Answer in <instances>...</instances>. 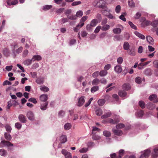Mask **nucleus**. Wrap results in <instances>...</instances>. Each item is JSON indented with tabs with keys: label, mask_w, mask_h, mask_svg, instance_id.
<instances>
[{
	"label": "nucleus",
	"mask_w": 158,
	"mask_h": 158,
	"mask_svg": "<svg viewBox=\"0 0 158 158\" xmlns=\"http://www.w3.org/2000/svg\"><path fill=\"white\" fill-rule=\"evenodd\" d=\"M61 152L64 155L66 158H72L71 154L66 150L63 149L61 151Z\"/></svg>",
	"instance_id": "7"
},
{
	"label": "nucleus",
	"mask_w": 158,
	"mask_h": 158,
	"mask_svg": "<svg viewBox=\"0 0 158 158\" xmlns=\"http://www.w3.org/2000/svg\"><path fill=\"white\" fill-rule=\"evenodd\" d=\"M115 71L117 73H120L122 70L121 66L119 65H117L115 66L114 68Z\"/></svg>",
	"instance_id": "9"
},
{
	"label": "nucleus",
	"mask_w": 158,
	"mask_h": 158,
	"mask_svg": "<svg viewBox=\"0 0 158 158\" xmlns=\"http://www.w3.org/2000/svg\"><path fill=\"white\" fill-rule=\"evenodd\" d=\"M52 6L51 5H45L43 6V9L44 10H47L51 9L52 7Z\"/></svg>",
	"instance_id": "50"
},
{
	"label": "nucleus",
	"mask_w": 158,
	"mask_h": 158,
	"mask_svg": "<svg viewBox=\"0 0 158 158\" xmlns=\"http://www.w3.org/2000/svg\"><path fill=\"white\" fill-rule=\"evenodd\" d=\"M15 127L18 130L20 129L22 127V124L19 122L15 123Z\"/></svg>",
	"instance_id": "49"
},
{
	"label": "nucleus",
	"mask_w": 158,
	"mask_h": 158,
	"mask_svg": "<svg viewBox=\"0 0 158 158\" xmlns=\"http://www.w3.org/2000/svg\"><path fill=\"white\" fill-rule=\"evenodd\" d=\"M5 127L7 131L9 132H11V128L9 125L8 124L6 125L5 126Z\"/></svg>",
	"instance_id": "55"
},
{
	"label": "nucleus",
	"mask_w": 158,
	"mask_h": 158,
	"mask_svg": "<svg viewBox=\"0 0 158 158\" xmlns=\"http://www.w3.org/2000/svg\"><path fill=\"white\" fill-rule=\"evenodd\" d=\"M141 14L139 12H137L135 14V16H134V18L135 19H138L140 18L141 16Z\"/></svg>",
	"instance_id": "61"
},
{
	"label": "nucleus",
	"mask_w": 158,
	"mask_h": 158,
	"mask_svg": "<svg viewBox=\"0 0 158 158\" xmlns=\"http://www.w3.org/2000/svg\"><path fill=\"white\" fill-rule=\"evenodd\" d=\"M87 16H85L83 17L81 19L79 23L81 24V26H83L84 24V22L87 19Z\"/></svg>",
	"instance_id": "20"
},
{
	"label": "nucleus",
	"mask_w": 158,
	"mask_h": 158,
	"mask_svg": "<svg viewBox=\"0 0 158 158\" xmlns=\"http://www.w3.org/2000/svg\"><path fill=\"white\" fill-rule=\"evenodd\" d=\"M82 27L81 26V24L79 23L75 27L73 28L74 31L76 32H78L80 28Z\"/></svg>",
	"instance_id": "27"
},
{
	"label": "nucleus",
	"mask_w": 158,
	"mask_h": 158,
	"mask_svg": "<svg viewBox=\"0 0 158 158\" xmlns=\"http://www.w3.org/2000/svg\"><path fill=\"white\" fill-rule=\"evenodd\" d=\"M28 53V51L27 49L25 50L23 53V57H25L26 56Z\"/></svg>",
	"instance_id": "62"
},
{
	"label": "nucleus",
	"mask_w": 158,
	"mask_h": 158,
	"mask_svg": "<svg viewBox=\"0 0 158 158\" xmlns=\"http://www.w3.org/2000/svg\"><path fill=\"white\" fill-rule=\"evenodd\" d=\"M144 114L143 111V110H140L138 112V116L139 117H141Z\"/></svg>",
	"instance_id": "53"
},
{
	"label": "nucleus",
	"mask_w": 158,
	"mask_h": 158,
	"mask_svg": "<svg viewBox=\"0 0 158 158\" xmlns=\"http://www.w3.org/2000/svg\"><path fill=\"white\" fill-rule=\"evenodd\" d=\"M4 136L5 139L8 140H10L11 139V135L8 133H5L4 134Z\"/></svg>",
	"instance_id": "39"
},
{
	"label": "nucleus",
	"mask_w": 158,
	"mask_h": 158,
	"mask_svg": "<svg viewBox=\"0 0 158 158\" xmlns=\"http://www.w3.org/2000/svg\"><path fill=\"white\" fill-rule=\"evenodd\" d=\"M32 61H33L32 60V58L31 59H27L25 60L23 62L24 64L26 65H29L31 64Z\"/></svg>",
	"instance_id": "29"
},
{
	"label": "nucleus",
	"mask_w": 158,
	"mask_h": 158,
	"mask_svg": "<svg viewBox=\"0 0 158 158\" xmlns=\"http://www.w3.org/2000/svg\"><path fill=\"white\" fill-rule=\"evenodd\" d=\"M123 48L125 50H127L129 49L130 45L127 42H124L123 45Z\"/></svg>",
	"instance_id": "22"
},
{
	"label": "nucleus",
	"mask_w": 158,
	"mask_h": 158,
	"mask_svg": "<svg viewBox=\"0 0 158 158\" xmlns=\"http://www.w3.org/2000/svg\"><path fill=\"white\" fill-rule=\"evenodd\" d=\"M151 25L154 27L158 26V20H156L151 22Z\"/></svg>",
	"instance_id": "43"
},
{
	"label": "nucleus",
	"mask_w": 158,
	"mask_h": 158,
	"mask_svg": "<svg viewBox=\"0 0 158 158\" xmlns=\"http://www.w3.org/2000/svg\"><path fill=\"white\" fill-rule=\"evenodd\" d=\"M40 89L41 91L45 92H48L49 90L48 88L45 86H40Z\"/></svg>",
	"instance_id": "36"
},
{
	"label": "nucleus",
	"mask_w": 158,
	"mask_h": 158,
	"mask_svg": "<svg viewBox=\"0 0 158 158\" xmlns=\"http://www.w3.org/2000/svg\"><path fill=\"white\" fill-rule=\"evenodd\" d=\"M99 79L98 78H95L94 79L92 82V84L93 85H98L100 82Z\"/></svg>",
	"instance_id": "32"
},
{
	"label": "nucleus",
	"mask_w": 158,
	"mask_h": 158,
	"mask_svg": "<svg viewBox=\"0 0 158 158\" xmlns=\"http://www.w3.org/2000/svg\"><path fill=\"white\" fill-rule=\"evenodd\" d=\"M105 100L104 99L99 100L98 101V105L100 106H102L105 102Z\"/></svg>",
	"instance_id": "37"
},
{
	"label": "nucleus",
	"mask_w": 158,
	"mask_h": 158,
	"mask_svg": "<svg viewBox=\"0 0 158 158\" xmlns=\"http://www.w3.org/2000/svg\"><path fill=\"white\" fill-rule=\"evenodd\" d=\"M72 127L71 123H67L64 125V128L65 130H69Z\"/></svg>",
	"instance_id": "35"
},
{
	"label": "nucleus",
	"mask_w": 158,
	"mask_h": 158,
	"mask_svg": "<svg viewBox=\"0 0 158 158\" xmlns=\"http://www.w3.org/2000/svg\"><path fill=\"white\" fill-rule=\"evenodd\" d=\"M3 53L6 56L9 55V53L8 49L6 48H4L3 51Z\"/></svg>",
	"instance_id": "42"
},
{
	"label": "nucleus",
	"mask_w": 158,
	"mask_h": 158,
	"mask_svg": "<svg viewBox=\"0 0 158 158\" xmlns=\"http://www.w3.org/2000/svg\"><path fill=\"white\" fill-rule=\"evenodd\" d=\"M28 101L35 104L37 103V101L35 98H31L28 99Z\"/></svg>",
	"instance_id": "63"
},
{
	"label": "nucleus",
	"mask_w": 158,
	"mask_h": 158,
	"mask_svg": "<svg viewBox=\"0 0 158 158\" xmlns=\"http://www.w3.org/2000/svg\"><path fill=\"white\" fill-rule=\"evenodd\" d=\"M123 61V59L122 57H118L117 60L118 63L119 64H121Z\"/></svg>",
	"instance_id": "59"
},
{
	"label": "nucleus",
	"mask_w": 158,
	"mask_h": 158,
	"mask_svg": "<svg viewBox=\"0 0 158 158\" xmlns=\"http://www.w3.org/2000/svg\"><path fill=\"white\" fill-rule=\"evenodd\" d=\"M151 151L150 150L147 149L141 152V154L139 158H148L149 157Z\"/></svg>",
	"instance_id": "2"
},
{
	"label": "nucleus",
	"mask_w": 158,
	"mask_h": 158,
	"mask_svg": "<svg viewBox=\"0 0 158 158\" xmlns=\"http://www.w3.org/2000/svg\"><path fill=\"white\" fill-rule=\"evenodd\" d=\"M103 135L105 136L108 137L110 136L111 133L109 131H103Z\"/></svg>",
	"instance_id": "51"
},
{
	"label": "nucleus",
	"mask_w": 158,
	"mask_h": 158,
	"mask_svg": "<svg viewBox=\"0 0 158 158\" xmlns=\"http://www.w3.org/2000/svg\"><path fill=\"white\" fill-rule=\"evenodd\" d=\"M153 64L155 67L158 68V60H156L154 61Z\"/></svg>",
	"instance_id": "64"
},
{
	"label": "nucleus",
	"mask_w": 158,
	"mask_h": 158,
	"mask_svg": "<svg viewBox=\"0 0 158 158\" xmlns=\"http://www.w3.org/2000/svg\"><path fill=\"white\" fill-rule=\"evenodd\" d=\"M23 50V48L21 46L19 47V48L16 49L15 51L14 50L13 51V53L14 54L15 53L17 54H19V53L22 52V50Z\"/></svg>",
	"instance_id": "24"
},
{
	"label": "nucleus",
	"mask_w": 158,
	"mask_h": 158,
	"mask_svg": "<svg viewBox=\"0 0 158 158\" xmlns=\"http://www.w3.org/2000/svg\"><path fill=\"white\" fill-rule=\"evenodd\" d=\"M125 151L123 149H121L118 152V156H117V158H122L124 154Z\"/></svg>",
	"instance_id": "26"
},
{
	"label": "nucleus",
	"mask_w": 158,
	"mask_h": 158,
	"mask_svg": "<svg viewBox=\"0 0 158 158\" xmlns=\"http://www.w3.org/2000/svg\"><path fill=\"white\" fill-rule=\"evenodd\" d=\"M105 4L106 2L103 0H98L97 2V5L98 7L102 9H106L104 11H107L106 10L107 9V7L105 5Z\"/></svg>",
	"instance_id": "1"
},
{
	"label": "nucleus",
	"mask_w": 158,
	"mask_h": 158,
	"mask_svg": "<svg viewBox=\"0 0 158 158\" xmlns=\"http://www.w3.org/2000/svg\"><path fill=\"white\" fill-rule=\"evenodd\" d=\"M97 23V20L96 19H94L91 21L90 24L92 27H94L96 26Z\"/></svg>",
	"instance_id": "34"
},
{
	"label": "nucleus",
	"mask_w": 158,
	"mask_h": 158,
	"mask_svg": "<svg viewBox=\"0 0 158 158\" xmlns=\"http://www.w3.org/2000/svg\"><path fill=\"white\" fill-rule=\"evenodd\" d=\"M113 31L114 34H119L121 32V30L120 28H114L113 29Z\"/></svg>",
	"instance_id": "31"
},
{
	"label": "nucleus",
	"mask_w": 158,
	"mask_h": 158,
	"mask_svg": "<svg viewBox=\"0 0 158 158\" xmlns=\"http://www.w3.org/2000/svg\"><path fill=\"white\" fill-rule=\"evenodd\" d=\"M48 99V95L47 94H43L40 97V100L42 102H45Z\"/></svg>",
	"instance_id": "19"
},
{
	"label": "nucleus",
	"mask_w": 158,
	"mask_h": 158,
	"mask_svg": "<svg viewBox=\"0 0 158 158\" xmlns=\"http://www.w3.org/2000/svg\"><path fill=\"white\" fill-rule=\"evenodd\" d=\"M131 86L128 83H125L123 85L122 88L125 90L127 91L131 89Z\"/></svg>",
	"instance_id": "12"
},
{
	"label": "nucleus",
	"mask_w": 158,
	"mask_h": 158,
	"mask_svg": "<svg viewBox=\"0 0 158 158\" xmlns=\"http://www.w3.org/2000/svg\"><path fill=\"white\" fill-rule=\"evenodd\" d=\"M7 152L6 151L3 149H0V155L2 156H5L6 155Z\"/></svg>",
	"instance_id": "28"
},
{
	"label": "nucleus",
	"mask_w": 158,
	"mask_h": 158,
	"mask_svg": "<svg viewBox=\"0 0 158 158\" xmlns=\"http://www.w3.org/2000/svg\"><path fill=\"white\" fill-rule=\"evenodd\" d=\"M128 6L130 7L133 8L135 7V4L134 2L128 1Z\"/></svg>",
	"instance_id": "41"
},
{
	"label": "nucleus",
	"mask_w": 158,
	"mask_h": 158,
	"mask_svg": "<svg viewBox=\"0 0 158 158\" xmlns=\"http://www.w3.org/2000/svg\"><path fill=\"white\" fill-rule=\"evenodd\" d=\"M81 3V2L80 1H75L72 2L71 4V5L72 6H75L80 4Z\"/></svg>",
	"instance_id": "56"
},
{
	"label": "nucleus",
	"mask_w": 158,
	"mask_h": 158,
	"mask_svg": "<svg viewBox=\"0 0 158 158\" xmlns=\"http://www.w3.org/2000/svg\"><path fill=\"white\" fill-rule=\"evenodd\" d=\"M125 127V126L123 124L119 123L116 125V127L117 129H120L122 128Z\"/></svg>",
	"instance_id": "48"
},
{
	"label": "nucleus",
	"mask_w": 158,
	"mask_h": 158,
	"mask_svg": "<svg viewBox=\"0 0 158 158\" xmlns=\"http://www.w3.org/2000/svg\"><path fill=\"white\" fill-rule=\"evenodd\" d=\"M42 58L41 56L39 55H36L32 57V60L33 61H34L35 60L37 61H39L41 60Z\"/></svg>",
	"instance_id": "15"
},
{
	"label": "nucleus",
	"mask_w": 158,
	"mask_h": 158,
	"mask_svg": "<svg viewBox=\"0 0 158 158\" xmlns=\"http://www.w3.org/2000/svg\"><path fill=\"white\" fill-rule=\"evenodd\" d=\"M110 28V25L106 24L103 25V26L101 27V30L103 31H106L108 30Z\"/></svg>",
	"instance_id": "25"
},
{
	"label": "nucleus",
	"mask_w": 158,
	"mask_h": 158,
	"mask_svg": "<svg viewBox=\"0 0 158 158\" xmlns=\"http://www.w3.org/2000/svg\"><path fill=\"white\" fill-rule=\"evenodd\" d=\"M96 113L97 115L100 116L102 114V110L100 109H97L96 110Z\"/></svg>",
	"instance_id": "44"
},
{
	"label": "nucleus",
	"mask_w": 158,
	"mask_h": 158,
	"mask_svg": "<svg viewBox=\"0 0 158 158\" xmlns=\"http://www.w3.org/2000/svg\"><path fill=\"white\" fill-rule=\"evenodd\" d=\"M13 144L9 141L3 140L0 143V146L1 147H3L5 146H7V147L10 146H13Z\"/></svg>",
	"instance_id": "3"
},
{
	"label": "nucleus",
	"mask_w": 158,
	"mask_h": 158,
	"mask_svg": "<svg viewBox=\"0 0 158 158\" xmlns=\"http://www.w3.org/2000/svg\"><path fill=\"white\" fill-rule=\"evenodd\" d=\"M48 105V102H45L42 103L40 106V109L42 110H45L47 109Z\"/></svg>",
	"instance_id": "21"
},
{
	"label": "nucleus",
	"mask_w": 158,
	"mask_h": 158,
	"mask_svg": "<svg viewBox=\"0 0 158 158\" xmlns=\"http://www.w3.org/2000/svg\"><path fill=\"white\" fill-rule=\"evenodd\" d=\"M36 81L38 84H42L44 82V79L43 78H38Z\"/></svg>",
	"instance_id": "33"
},
{
	"label": "nucleus",
	"mask_w": 158,
	"mask_h": 158,
	"mask_svg": "<svg viewBox=\"0 0 158 158\" xmlns=\"http://www.w3.org/2000/svg\"><path fill=\"white\" fill-rule=\"evenodd\" d=\"M156 106L155 104L150 102L147 104V108L148 109L152 110H153L156 107Z\"/></svg>",
	"instance_id": "11"
},
{
	"label": "nucleus",
	"mask_w": 158,
	"mask_h": 158,
	"mask_svg": "<svg viewBox=\"0 0 158 158\" xmlns=\"http://www.w3.org/2000/svg\"><path fill=\"white\" fill-rule=\"evenodd\" d=\"M27 116L28 118L31 121H33L35 119L34 114L31 111H29L27 112Z\"/></svg>",
	"instance_id": "4"
},
{
	"label": "nucleus",
	"mask_w": 158,
	"mask_h": 158,
	"mask_svg": "<svg viewBox=\"0 0 158 158\" xmlns=\"http://www.w3.org/2000/svg\"><path fill=\"white\" fill-rule=\"evenodd\" d=\"M135 81L138 84H140L141 82V79L139 77H136L135 79Z\"/></svg>",
	"instance_id": "57"
},
{
	"label": "nucleus",
	"mask_w": 158,
	"mask_h": 158,
	"mask_svg": "<svg viewBox=\"0 0 158 158\" xmlns=\"http://www.w3.org/2000/svg\"><path fill=\"white\" fill-rule=\"evenodd\" d=\"M146 39L150 45H152L154 44V40L152 37L150 36H147Z\"/></svg>",
	"instance_id": "18"
},
{
	"label": "nucleus",
	"mask_w": 158,
	"mask_h": 158,
	"mask_svg": "<svg viewBox=\"0 0 158 158\" xmlns=\"http://www.w3.org/2000/svg\"><path fill=\"white\" fill-rule=\"evenodd\" d=\"M99 87L98 86H95L93 87L91 89V91L92 93H94L97 91L99 89Z\"/></svg>",
	"instance_id": "38"
},
{
	"label": "nucleus",
	"mask_w": 158,
	"mask_h": 158,
	"mask_svg": "<svg viewBox=\"0 0 158 158\" xmlns=\"http://www.w3.org/2000/svg\"><path fill=\"white\" fill-rule=\"evenodd\" d=\"M19 120L22 123H25L27 122V118L25 116L22 114L19 115L18 117Z\"/></svg>",
	"instance_id": "8"
},
{
	"label": "nucleus",
	"mask_w": 158,
	"mask_h": 158,
	"mask_svg": "<svg viewBox=\"0 0 158 158\" xmlns=\"http://www.w3.org/2000/svg\"><path fill=\"white\" fill-rule=\"evenodd\" d=\"M139 105L140 106L142 109L144 108L145 107V103L142 101H140L139 102Z\"/></svg>",
	"instance_id": "45"
},
{
	"label": "nucleus",
	"mask_w": 158,
	"mask_h": 158,
	"mask_svg": "<svg viewBox=\"0 0 158 158\" xmlns=\"http://www.w3.org/2000/svg\"><path fill=\"white\" fill-rule=\"evenodd\" d=\"M101 29V27L100 26H98L95 29L94 33L96 34L98 33L99 32Z\"/></svg>",
	"instance_id": "60"
},
{
	"label": "nucleus",
	"mask_w": 158,
	"mask_h": 158,
	"mask_svg": "<svg viewBox=\"0 0 158 158\" xmlns=\"http://www.w3.org/2000/svg\"><path fill=\"white\" fill-rule=\"evenodd\" d=\"M110 115L111 114L109 112H108L102 116L101 118H105L110 117Z\"/></svg>",
	"instance_id": "46"
},
{
	"label": "nucleus",
	"mask_w": 158,
	"mask_h": 158,
	"mask_svg": "<svg viewBox=\"0 0 158 158\" xmlns=\"http://www.w3.org/2000/svg\"><path fill=\"white\" fill-rule=\"evenodd\" d=\"M113 132L114 135L118 136H121L123 134V132L120 130L114 129Z\"/></svg>",
	"instance_id": "16"
},
{
	"label": "nucleus",
	"mask_w": 158,
	"mask_h": 158,
	"mask_svg": "<svg viewBox=\"0 0 158 158\" xmlns=\"http://www.w3.org/2000/svg\"><path fill=\"white\" fill-rule=\"evenodd\" d=\"M128 24L130 25L131 28L135 30H137V27L132 22L129 21Z\"/></svg>",
	"instance_id": "47"
},
{
	"label": "nucleus",
	"mask_w": 158,
	"mask_h": 158,
	"mask_svg": "<svg viewBox=\"0 0 158 158\" xmlns=\"http://www.w3.org/2000/svg\"><path fill=\"white\" fill-rule=\"evenodd\" d=\"M107 74V72L105 70L101 71L99 73L100 76L101 77L106 76Z\"/></svg>",
	"instance_id": "30"
},
{
	"label": "nucleus",
	"mask_w": 158,
	"mask_h": 158,
	"mask_svg": "<svg viewBox=\"0 0 158 158\" xmlns=\"http://www.w3.org/2000/svg\"><path fill=\"white\" fill-rule=\"evenodd\" d=\"M156 98L157 95L156 94H152L149 96V99L150 101H152L155 99H156Z\"/></svg>",
	"instance_id": "52"
},
{
	"label": "nucleus",
	"mask_w": 158,
	"mask_h": 158,
	"mask_svg": "<svg viewBox=\"0 0 158 158\" xmlns=\"http://www.w3.org/2000/svg\"><path fill=\"white\" fill-rule=\"evenodd\" d=\"M135 34L137 36L142 39L144 40L145 39V36L141 34L139 32L137 31H135Z\"/></svg>",
	"instance_id": "23"
},
{
	"label": "nucleus",
	"mask_w": 158,
	"mask_h": 158,
	"mask_svg": "<svg viewBox=\"0 0 158 158\" xmlns=\"http://www.w3.org/2000/svg\"><path fill=\"white\" fill-rule=\"evenodd\" d=\"M127 53L130 55L132 56H134L135 55V47H133L129 48L127 51Z\"/></svg>",
	"instance_id": "6"
},
{
	"label": "nucleus",
	"mask_w": 158,
	"mask_h": 158,
	"mask_svg": "<svg viewBox=\"0 0 158 158\" xmlns=\"http://www.w3.org/2000/svg\"><path fill=\"white\" fill-rule=\"evenodd\" d=\"M118 94L121 97H124L127 95V93L125 91L120 90L119 91Z\"/></svg>",
	"instance_id": "17"
},
{
	"label": "nucleus",
	"mask_w": 158,
	"mask_h": 158,
	"mask_svg": "<svg viewBox=\"0 0 158 158\" xmlns=\"http://www.w3.org/2000/svg\"><path fill=\"white\" fill-rule=\"evenodd\" d=\"M60 142L62 143H63L66 142L67 141V137L66 135H62L60 138Z\"/></svg>",
	"instance_id": "14"
},
{
	"label": "nucleus",
	"mask_w": 158,
	"mask_h": 158,
	"mask_svg": "<svg viewBox=\"0 0 158 158\" xmlns=\"http://www.w3.org/2000/svg\"><path fill=\"white\" fill-rule=\"evenodd\" d=\"M106 120V122L107 123H110L113 124H116L119 122V120L118 119H115L113 120L110 118L107 119Z\"/></svg>",
	"instance_id": "10"
},
{
	"label": "nucleus",
	"mask_w": 158,
	"mask_h": 158,
	"mask_svg": "<svg viewBox=\"0 0 158 158\" xmlns=\"http://www.w3.org/2000/svg\"><path fill=\"white\" fill-rule=\"evenodd\" d=\"M83 15V12L81 11L80 10L77 12L76 16L77 17H81Z\"/></svg>",
	"instance_id": "54"
},
{
	"label": "nucleus",
	"mask_w": 158,
	"mask_h": 158,
	"mask_svg": "<svg viewBox=\"0 0 158 158\" xmlns=\"http://www.w3.org/2000/svg\"><path fill=\"white\" fill-rule=\"evenodd\" d=\"M121 10V6L120 5L117 6L115 8V11L117 13H119Z\"/></svg>",
	"instance_id": "58"
},
{
	"label": "nucleus",
	"mask_w": 158,
	"mask_h": 158,
	"mask_svg": "<svg viewBox=\"0 0 158 158\" xmlns=\"http://www.w3.org/2000/svg\"><path fill=\"white\" fill-rule=\"evenodd\" d=\"M85 97L82 96L78 99V103L77 104V106L79 107L82 106L85 102Z\"/></svg>",
	"instance_id": "5"
},
{
	"label": "nucleus",
	"mask_w": 158,
	"mask_h": 158,
	"mask_svg": "<svg viewBox=\"0 0 158 158\" xmlns=\"http://www.w3.org/2000/svg\"><path fill=\"white\" fill-rule=\"evenodd\" d=\"M126 15V13H123L122 15L119 16V18L120 19H121L123 21L125 22L126 21V19L124 17V16Z\"/></svg>",
	"instance_id": "40"
},
{
	"label": "nucleus",
	"mask_w": 158,
	"mask_h": 158,
	"mask_svg": "<svg viewBox=\"0 0 158 158\" xmlns=\"http://www.w3.org/2000/svg\"><path fill=\"white\" fill-rule=\"evenodd\" d=\"M152 157L153 158H156L158 156V149L155 148L153 150V152L152 153Z\"/></svg>",
	"instance_id": "13"
}]
</instances>
